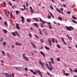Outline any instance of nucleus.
<instances>
[{"label": "nucleus", "mask_w": 77, "mask_h": 77, "mask_svg": "<svg viewBox=\"0 0 77 77\" xmlns=\"http://www.w3.org/2000/svg\"><path fill=\"white\" fill-rule=\"evenodd\" d=\"M65 27L66 28L67 31H71L74 29L71 26H65Z\"/></svg>", "instance_id": "obj_1"}, {"label": "nucleus", "mask_w": 77, "mask_h": 77, "mask_svg": "<svg viewBox=\"0 0 77 77\" xmlns=\"http://www.w3.org/2000/svg\"><path fill=\"white\" fill-rule=\"evenodd\" d=\"M39 64L41 66H42V67L43 68H44V66H44L45 65V63H42V61H39Z\"/></svg>", "instance_id": "obj_2"}, {"label": "nucleus", "mask_w": 77, "mask_h": 77, "mask_svg": "<svg viewBox=\"0 0 77 77\" xmlns=\"http://www.w3.org/2000/svg\"><path fill=\"white\" fill-rule=\"evenodd\" d=\"M39 64L41 66H42V67L43 68H44V66H44L45 65V63H42V61H39Z\"/></svg>", "instance_id": "obj_3"}, {"label": "nucleus", "mask_w": 77, "mask_h": 77, "mask_svg": "<svg viewBox=\"0 0 77 77\" xmlns=\"http://www.w3.org/2000/svg\"><path fill=\"white\" fill-rule=\"evenodd\" d=\"M22 56H23V58H24V59H25V60H26L27 61H29V59L27 57H26L25 56V54L23 53V55H22Z\"/></svg>", "instance_id": "obj_4"}, {"label": "nucleus", "mask_w": 77, "mask_h": 77, "mask_svg": "<svg viewBox=\"0 0 77 77\" xmlns=\"http://www.w3.org/2000/svg\"><path fill=\"white\" fill-rule=\"evenodd\" d=\"M48 64H49V65L50 66V67L51 70H52L53 69L52 68L51 62V61H48Z\"/></svg>", "instance_id": "obj_5"}, {"label": "nucleus", "mask_w": 77, "mask_h": 77, "mask_svg": "<svg viewBox=\"0 0 77 77\" xmlns=\"http://www.w3.org/2000/svg\"><path fill=\"white\" fill-rule=\"evenodd\" d=\"M37 72H38V75L40 76L41 77H43L41 73V72H40V70H37Z\"/></svg>", "instance_id": "obj_6"}, {"label": "nucleus", "mask_w": 77, "mask_h": 77, "mask_svg": "<svg viewBox=\"0 0 77 77\" xmlns=\"http://www.w3.org/2000/svg\"><path fill=\"white\" fill-rule=\"evenodd\" d=\"M63 75H65L66 76H68L69 75V73H65V71L63 69Z\"/></svg>", "instance_id": "obj_7"}, {"label": "nucleus", "mask_w": 77, "mask_h": 77, "mask_svg": "<svg viewBox=\"0 0 77 77\" xmlns=\"http://www.w3.org/2000/svg\"><path fill=\"white\" fill-rule=\"evenodd\" d=\"M16 45L18 46H21L23 45L22 43L18 42H16Z\"/></svg>", "instance_id": "obj_8"}, {"label": "nucleus", "mask_w": 77, "mask_h": 77, "mask_svg": "<svg viewBox=\"0 0 77 77\" xmlns=\"http://www.w3.org/2000/svg\"><path fill=\"white\" fill-rule=\"evenodd\" d=\"M16 28L19 30H20L19 25L18 23H17L16 25Z\"/></svg>", "instance_id": "obj_9"}, {"label": "nucleus", "mask_w": 77, "mask_h": 77, "mask_svg": "<svg viewBox=\"0 0 77 77\" xmlns=\"http://www.w3.org/2000/svg\"><path fill=\"white\" fill-rule=\"evenodd\" d=\"M46 65L47 67V68H48V69L50 71H51V68L50 67H49V66L48 64H46Z\"/></svg>", "instance_id": "obj_10"}, {"label": "nucleus", "mask_w": 77, "mask_h": 77, "mask_svg": "<svg viewBox=\"0 0 77 77\" xmlns=\"http://www.w3.org/2000/svg\"><path fill=\"white\" fill-rule=\"evenodd\" d=\"M40 53L44 57H45V54H44V53L42 51H40Z\"/></svg>", "instance_id": "obj_11"}, {"label": "nucleus", "mask_w": 77, "mask_h": 77, "mask_svg": "<svg viewBox=\"0 0 77 77\" xmlns=\"http://www.w3.org/2000/svg\"><path fill=\"white\" fill-rule=\"evenodd\" d=\"M40 20L41 22H42V23L43 24H44L45 23V21L41 19L40 18Z\"/></svg>", "instance_id": "obj_12"}, {"label": "nucleus", "mask_w": 77, "mask_h": 77, "mask_svg": "<svg viewBox=\"0 0 77 77\" xmlns=\"http://www.w3.org/2000/svg\"><path fill=\"white\" fill-rule=\"evenodd\" d=\"M21 19H22V22L23 23H24V17L23 16H21Z\"/></svg>", "instance_id": "obj_13"}, {"label": "nucleus", "mask_w": 77, "mask_h": 77, "mask_svg": "<svg viewBox=\"0 0 77 77\" xmlns=\"http://www.w3.org/2000/svg\"><path fill=\"white\" fill-rule=\"evenodd\" d=\"M30 10H31V13L33 14L34 13V11L33 10V9L32 7H30Z\"/></svg>", "instance_id": "obj_14"}, {"label": "nucleus", "mask_w": 77, "mask_h": 77, "mask_svg": "<svg viewBox=\"0 0 77 77\" xmlns=\"http://www.w3.org/2000/svg\"><path fill=\"white\" fill-rule=\"evenodd\" d=\"M49 13L51 15V17L53 18H54V17L53 16V14H52L51 12L50 11L49 12Z\"/></svg>", "instance_id": "obj_15"}, {"label": "nucleus", "mask_w": 77, "mask_h": 77, "mask_svg": "<svg viewBox=\"0 0 77 77\" xmlns=\"http://www.w3.org/2000/svg\"><path fill=\"white\" fill-rule=\"evenodd\" d=\"M17 35V36L19 37H20V35L18 34V32L17 31H15L14 32Z\"/></svg>", "instance_id": "obj_16"}, {"label": "nucleus", "mask_w": 77, "mask_h": 77, "mask_svg": "<svg viewBox=\"0 0 77 77\" xmlns=\"http://www.w3.org/2000/svg\"><path fill=\"white\" fill-rule=\"evenodd\" d=\"M31 42V45H32V47H34V48H35L36 46L34 45V44L33 43H32V42Z\"/></svg>", "instance_id": "obj_17"}, {"label": "nucleus", "mask_w": 77, "mask_h": 77, "mask_svg": "<svg viewBox=\"0 0 77 77\" xmlns=\"http://www.w3.org/2000/svg\"><path fill=\"white\" fill-rule=\"evenodd\" d=\"M48 42L49 44L50 45H51V41L50 39H48Z\"/></svg>", "instance_id": "obj_18"}, {"label": "nucleus", "mask_w": 77, "mask_h": 77, "mask_svg": "<svg viewBox=\"0 0 77 77\" xmlns=\"http://www.w3.org/2000/svg\"><path fill=\"white\" fill-rule=\"evenodd\" d=\"M33 24H34V25L36 27L38 28V25H37L36 23H34Z\"/></svg>", "instance_id": "obj_19"}, {"label": "nucleus", "mask_w": 77, "mask_h": 77, "mask_svg": "<svg viewBox=\"0 0 77 77\" xmlns=\"http://www.w3.org/2000/svg\"><path fill=\"white\" fill-rule=\"evenodd\" d=\"M50 60H51V63L52 64H54V60L53 58H50Z\"/></svg>", "instance_id": "obj_20"}, {"label": "nucleus", "mask_w": 77, "mask_h": 77, "mask_svg": "<svg viewBox=\"0 0 77 77\" xmlns=\"http://www.w3.org/2000/svg\"><path fill=\"white\" fill-rule=\"evenodd\" d=\"M71 20H72V22L74 23H75L76 24H77V22L76 21H75L73 20H72V19L71 18Z\"/></svg>", "instance_id": "obj_21"}, {"label": "nucleus", "mask_w": 77, "mask_h": 77, "mask_svg": "<svg viewBox=\"0 0 77 77\" xmlns=\"http://www.w3.org/2000/svg\"><path fill=\"white\" fill-rule=\"evenodd\" d=\"M72 17L73 19L75 20H76L77 18L76 17H75V16H74V15H72Z\"/></svg>", "instance_id": "obj_22"}, {"label": "nucleus", "mask_w": 77, "mask_h": 77, "mask_svg": "<svg viewBox=\"0 0 77 77\" xmlns=\"http://www.w3.org/2000/svg\"><path fill=\"white\" fill-rule=\"evenodd\" d=\"M45 47L46 48V50L47 51H49V48L47 47L46 46H45Z\"/></svg>", "instance_id": "obj_23"}, {"label": "nucleus", "mask_w": 77, "mask_h": 77, "mask_svg": "<svg viewBox=\"0 0 77 77\" xmlns=\"http://www.w3.org/2000/svg\"><path fill=\"white\" fill-rule=\"evenodd\" d=\"M50 8L52 10H54V9L53 8V7L52 6H51V5H50Z\"/></svg>", "instance_id": "obj_24"}, {"label": "nucleus", "mask_w": 77, "mask_h": 77, "mask_svg": "<svg viewBox=\"0 0 77 77\" xmlns=\"http://www.w3.org/2000/svg\"><path fill=\"white\" fill-rule=\"evenodd\" d=\"M3 30L5 32V33L6 34H7V31L6 30L4 29H3Z\"/></svg>", "instance_id": "obj_25"}, {"label": "nucleus", "mask_w": 77, "mask_h": 77, "mask_svg": "<svg viewBox=\"0 0 77 77\" xmlns=\"http://www.w3.org/2000/svg\"><path fill=\"white\" fill-rule=\"evenodd\" d=\"M35 35V37L37 38V39H38L39 38V36H38L37 35Z\"/></svg>", "instance_id": "obj_26"}, {"label": "nucleus", "mask_w": 77, "mask_h": 77, "mask_svg": "<svg viewBox=\"0 0 77 77\" xmlns=\"http://www.w3.org/2000/svg\"><path fill=\"white\" fill-rule=\"evenodd\" d=\"M58 18L59 20H60L61 21H62V19L61 17H58Z\"/></svg>", "instance_id": "obj_27"}, {"label": "nucleus", "mask_w": 77, "mask_h": 77, "mask_svg": "<svg viewBox=\"0 0 77 77\" xmlns=\"http://www.w3.org/2000/svg\"><path fill=\"white\" fill-rule=\"evenodd\" d=\"M29 5V2L28 1H26V7H28Z\"/></svg>", "instance_id": "obj_28"}, {"label": "nucleus", "mask_w": 77, "mask_h": 77, "mask_svg": "<svg viewBox=\"0 0 77 77\" xmlns=\"http://www.w3.org/2000/svg\"><path fill=\"white\" fill-rule=\"evenodd\" d=\"M56 60H57V61H59V62L60 61V59L59 58V57H57V58Z\"/></svg>", "instance_id": "obj_29"}, {"label": "nucleus", "mask_w": 77, "mask_h": 77, "mask_svg": "<svg viewBox=\"0 0 77 77\" xmlns=\"http://www.w3.org/2000/svg\"><path fill=\"white\" fill-rule=\"evenodd\" d=\"M33 19L34 20L36 21L37 22H38V20L35 18H33Z\"/></svg>", "instance_id": "obj_30"}, {"label": "nucleus", "mask_w": 77, "mask_h": 77, "mask_svg": "<svg viewBox=\"0 0 77 77\" xmlns=\"http://www.w3.org/2000/svg\"><path fill=\"white\" fill-rule=\"evenodd\" d=\"M40 41H41V43H43L44 42V40H43L42 39H41Z\"/></svg>", "instance_id": "obj_31"}, {"label": "nucleus", "mask_w": 77, "mask_h": 77, "mask_svg": "<svg viewBox=\"0 0 77 77\" xmlns=\"http://www.w3.org/2000/svg\"><path fill=\"white\" fill-rule=\"evenodd\" d=\"M39 33L41 34V35H42V33L41 32V30L40 29H39Z\"/></svg>", "instance_id": "obj_32"}, {"label": "nucleus", "mask_w": 77, "mask_h": 77, "mask_svg": "<svg viewBox=\"0 0 77 77\" xmlns=\"http://www.w3.org/2000/svg\"><path fill=\"white\" fill-rule=\"evenodd\" d=\"M16 14L17 15H18V14L20 13V11H16Z\"/></svg>", "instance_id": "obj_33"}, {"label": "nucleus", "mask_w": 77, "mask_h": 77, "mask_svg": "<svg viewBox=\"0 0 77 77\" xmlns=\"http://www.w3.org/2000/svg\"><path fill=\"white\" fill-rule=\"evenodd\" d=\"M33 73V74H34V75H36L37 74V71H35V72H33V73Z\"/></svg>", "instance_id": "obj_34"}, {"label": "nucleus", "mask_w": 77, "mask_h": 77, "mask_svg": "<svg viewBox=\"0 0 77 77\" xmlns=\"http://www.w3.org/2000/svg\"><path fill=\"white\" fill-rule=\"evenodd\" d=\"M13 68H16V69L17 70H18V68H20V67H13Z\"/></svg>", "instance_id": "obj_35"}, {"label": "nucleus", "mask_w": 77, "mask_h": 77, "mask_svg": "<svg viewBox=\"0 0 77 77\" xmlns=\"http://www.w3.org/2000/svg\"><path fill=\"white\" fill-rule=\"evenodd\" d=\"M26 21H27V22L28 23H30V20L29 19H26Z\"/></svg>", "instance_id": "obj_36"}, {"label": "nucleus", "mask_w": 77, "mask_h": 77, "mask_svg": "<svg viewBox=\"0 0 77 77\" xmlns=\"http://www.w3.org/2000/svg\"><path fill=\"white\" fill-rule=\"evenodd\" d=\"M47 74L49 75V76H50V77H51V74H50V73H49V72H47Z\"/></svg>", "instance_id": "obj_37"}, {"label": "nucleus", "mask_w": 77, "mask_h": 77, "mask_svg": "<svg viewBox=\"0 0 77 77\" xmlns=\"http://www.w3.org/2000/svg\"><path fill=\"white\" fill-rule=\"evenodd\" d=\"M5 76L7 77H10L9 75H8V74H7V73H6L5 75Z\"/></svg>", "instance_id": "obj_38"}, {"label": "nucleus", "mask_w": 77, "mask_h": 77, "mask_svg": "<svg viewBox=\"0 0 77 77\" xmlns=\"http://www.w3.org/2000/svg\"><path fill=\"white\" fill-rule=\"evenodd\" d=\"M2 53L4 55V56H5V54L4 52V51H3V50H2Z\"/></svg>", "instance_id": "obj_39"}, {"label": "nucleus", "mask_w": 77, "mask_h": 77, "mask_svg": "<svg viewBox=\"0 0 77 77\" xmlns=\"http://www.w3.org/2000/svg\"><path fill=\"white\" fill-rule=\"evenodd\" d=\"M6 43L7 42H4L3 44V45L5 46Z\"/></svg>", "instance_id": "obj_40"}, {"label": "nucleus", "mask_w": 77, "mask_h": 77, "mask_svg": "<svg viewBox=\"0 0 77 77\" xmlns=\"http://www.w3.org/2000/svg\"><path fill=\"white\" fill-rule=\"evenodd\" d=\"M12 33L13 35L14 36H16V35L14 32H12Z\"/></svg>", "instance_id": "obj_41"}, {"label": "nucleus", "mask_w": 77, "mask_h": 77, "mask_svg": "<svg viewBox=\"0 0 77 77\" xmlns=\"http://www.w3.org/2000/svg\"><path fill=\"white\" fill-rule=\"evenodd\" d=\"M57 47L58 48H60V46H59V45L58 44H57Z\"/></svg>", "instance_id": "obj_42"}, {"label": "nucleus", "mask_w": 77, "mask_h": 77, "mask_svg": "<svg viewBox=\"0 0 77 77\" xmlns=\"http://www.w3.org/2000/svg\"><path fill=\"white\" fill-rule=\"evenodd\" d=\"M52 42L53 43H55V41H54V38H53L52 40Z\"/></svg>", "instance_id": "obj_43"}, {"label": "nucleus", "mask_w": 77, "mask_h": 77, "mask_svg": "<svg viewBox=\"0 0 77 77\" xmlns=\"http://www.w3.org/2000/svg\"><path fill=\"white\" fill-rule=\"evenodd\" d=\"M29 36L30 38H32V35L31 33H29Z\"/></svg>", "instance_id": "obj_44"}, {"label": "nucleus", "mask_w": 77, "mask_h": 77, "mask_svg": "<svg viewBox=\"0 0 77 77\" xmlns=\"http://www.w3.org/2000/svg\"><path fill=\"white\" fill-rule=\"evenodd\" d=\"M67 38H68L69 39H70V38L69 36V35L68 34H67Z\"/></svg>", "instance_id": "obj_45"}, {"label": "nucleus", "mask_w": 77, "mask_h": 77, "mask_svg": "<svg viewBox=\"0 0 77 77\" xmlns=\"http://www.w3.org/2000/svg\"><path fill=\"white\" fill-rule=\"evenodd\" d=\"M61 39L62 40V41L63 42H64V39L63 37L61 38Z\"/></svg>", "instance_id": "obj_46"}, {"label": "nucleus", "mask_w": 77, "mask_h": 77, "mask_svg": "<svg viewBox=\"0 0 77 77\" xmlns=\"http://www.w3.org/2000/svg\"><path fill=\"white\" fill-rule=\"evenodd\" d=\"M4 23H5V25H8L6 21L4 22Z\"/></svg>", "instance_id": "obj_47"}, {"label": "nucleus", "mask_w": 77, "mask_h": 77, "mask_svg": "<svg viewBox=\"0 0 77 77\" xmlns=\"http://www.w3.org/2000/svg\"><path fill=\"white\" fill-rule=\"evenodd\" d=\"M69 70L70 72H73V70H72V69L71 68L69 69Z\"/></svg>", "instance_id": "obj_48"}, {"label": "nucleus", "mask_w": 77, "mask_h": 77, "mask_svg": "<svg viewBox=\"0 0 77 77\" xmlns=\"http://www.w3.org/2000/svg\"><path fill=\"white\" fill-rule=\"evenodd\" d=\"M57 11L59 13H61V11H60L59 10V9H57Z\"/></svg>", "instance_id": "obj_49"}, {"label": "nucleus", "mask_w": 77, "mask_h": 77, "mask_svg": "<svg viewBox=\"0 0 77 77\" xmlns=\"http://www.w3.org/2000/svg\"><path fill=\"white\" fill-rule=\"evenodd\" d=\"M0 40H1L0 42H2V41H3V38H1Z\"/></svg>", "instance_id": "obj_50"}, {"label": "nucleus", "mask_w": 77, "mask_h": 77, "mask_svg": "<svg viewBox=\"0 0 77 77\" xmlns=\"http://www.w3.org/2000/svg\"><path fill=\"white\" fill-rule=\"evenodd\" d=\"M48 26H49V28H50V29H52V28L51 27V26L50 25H49Z\"/></svg>", "instance_id": "obj_51"}, {"label": "nucleus", "mask_w": 77, "mask_h": 77, "mask_svg": "<svg viewBox=\"0 0 77 77\" xmlns=\"http://www.w3.org/2000/svg\"><path fill=\"white\" fill-rule=\"evenodd\" d=\"M74 71L75 72H77V69H74Z\"/></svg>", "instance_id": "obj_52"}, {"label": "nucleus", "mask_w": 77, "mask_h": 77, "mask_svg": "<svg viewBox=\"0 0 77 77\" xmlns=\"http://www.w3.org/2000/svg\"><path fill=\"white\" fill-rule=\"evenodd\" d=\"M7 55L8 56V57H9V58H10V55H9V53H8L7 54Z\"/></svg>", "instance_id": "obj_53"}, {"label": "nucleus", "mask_w": 77, "mask_h": 77, "mask_svg": "<svg viewBox=\"0 0 77 77\" xmlns=\"http://www.w3.org/2000/svg\"><path fill=\"white\" fill-rule=\"evenodd\" d=\"M11 16L12 18V12L11 11Z\"/></svg>", "instance_id": "obj_54"}, {"label": "nucleus", "mask_w": 77, "mask_h": 77, "mask_svg": "<svg viewBox=\"0 0 77 77\" xmlns=\"http://www.w3.org/2000/svg\"><path fill=\"white\" fill-rule=\"evenodd\" d=\"M8 3L9 4V5L11 6H12V5L11 4V3L10 2H8Z\"/></svg>", "instance_id": "obj_55"}, {"label": "nucleus", "mask_w": 77, "mask_h": 77, "mask_svg": "<svg viewBox=\"0 0 77 77\" xmlns=\"http://www.w3.org/2000/svg\"><path fill=\"white\" fill-rule=\"evenodd\" d=\"M48 18L49 19H51V17L50 16H48Z\"/></svg>", "instance_id": "obj_56"}, {"label": "nucleus", "mask_w": 77, "mask_h": 77, "mask_svg": "<svg viewBox=\"0 0 77 77\" xmlns=\"http://www.w3.org/2000/svg\"><path fill=\"white\" fill-rule=\"evenodd\" d=\"M29 71H30L31 72H32V73L33 72V71L32 70H31V69H29Z\"/></svg>", "instance_id": "obj_57"}, {"label": "nucleus", "mask_w": 77, "mask_h": 77, "mask_svg": "<svg viewBox=\"0 0 77 77\" xmlns=\"http://www.w3.org/2000/svg\"><path fill=\"white\" fill-rule=\"evenodd\" d=\"M3 4L5 5H6V3H5V2H3Z\"/></svg>", "instance_id": "obj_58"}, {"label": "nucleus", "mask_w": 77, "mask_h": 77, "mask_svg": "<svg viewBox=\"0 0 77 77\" xmlns=\"http://www.w3.org/2000/svg\"><path fill=\"white\" fill-rule=\"evenodd\" d=\"M47 23L49 25H51V23L50 22H48Z\"/></svg>", "instance_id": "obj_59"}, {"label": "nucleus", "mask_w": 77, "mask_h": 77, "mask_svg": "<svg viewBox=\"0 0 77 77\" xmlns=\"http://www.w3.org/2000/svg\"><path fill=\"white\" fill-rule=\"evenodd\" d=\"M41 27L42 28L43 27H44V26H43V24L42 23H41Z\"/></svg>", "instance_id": "obj_60"}, {"label": "nucleus", "mask_w": 77, "mask_h": 77, "mask_svg": "<svg viewBox=\"0 0 77 77\" xmlns=\"http://www.w3.org/2000/svg\"><path fill=\"white\" fill-rule=\"evenodd\" d=\"M25 70L26 71H28L27 68H25Z\"/></svg>", "instance_id": "obj_61"}, {"label": "nucleus", "mask_w": 77, "mask_h": 77, "mask_svg": "<svg viewBox=\"0 0 77 77\" xmlns=\"http://www.w3.org/2000/svg\"><path fill=\"white\" fill-rule=\"evenodd\" d=\"M60 10L62 11H63V8H60Z\"/></svg>", "instance_id": "obj_62"}, {"label": "nucleus", "mask_w": 77, "mask_h": 77, "mask_svg": "<svg viewBox=\"0 0 77 77\" xmlns=\"http://www.w3.org/2000/svg\"><path fill=\"white\" fill-rule=\"evenodd\" d=\"M67 13L68 14H71L70 12H67Z\"/></svg>", "instance_id": "obj_63"}, {"label": "nucleus", "mask_w": 77, "mask_h": 77, "mask_svg": "<svg viewBox=\"0 0 77 77\" xmlns=\"http://www.w3.org/2000/svg\"><path fill=\"white\" fill-rule=\"evenodd\" d=\"M73 77H77V75H74V76H73Z\"/></svg>", "instance_id": "obj_64"}]
</instances>
